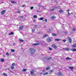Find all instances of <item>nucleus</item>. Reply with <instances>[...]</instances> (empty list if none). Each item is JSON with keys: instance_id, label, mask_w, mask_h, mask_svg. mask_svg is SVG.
I'll use <instances>...</instances> for the list:
<instances>
[{"instance_id": "3", "label": "nucleus", "mask_w": 76, "mask_h": 76, "mask_svg": "<svg viewBox=\"0 0 76 76\" xmlns=\"http://www.w3.org/2000/svg\"><path fill=\"white\" fill-rule=\"evenodd\" d=\"M47 40L48 42H51L52 39L50 37H48L47 38Z\"/></svg>"}, {"instance_id": "31", "label": "nucleus", "mask_w": 76, "mask_h": 76, "mask_svg": "<svg viewBox=\"0 0 76 76\" xmlns=\"http://www.w3.org/2000/svg\"><path fill=\"white\" fill-rule=\"evenodd\" d=\"M53 36H57V34H52Z\"/></svg>"}, {"instance_id": "50", "label": "nucleus", "mask_w": 76, "mask_h": 76, "mask_svg": "<svg viewBox=\"0 0 76 76\" xmlns=\"http://www.w3.org/2000/svg\"><path fill=\"white\" fill-rule=\"evenodd\" d=\"M13 44V45H16V43H14Z\"/></svg>"}, {"instance_id": "12", "label": "nucleus", "mask_w": 76, "mask_h": 76, "mask_svg": "<svg viewBox=\"0 0 76 76\" xmlns=\"http://www.w3.org/2000/svg\"><path fill=\"white\" fill-rule=\"evenodd\" d=\"M71 51H76V49L75 48H73L71 49Z\"/></svg>"}, {"instance_id": "58", "label": "nucleus", "mask_w": 76, "mask_h": 76, "mask_svg": "<svg viewBox=\"0 0 76 76\" xmlns=\"http://www.w3.org/2000/svg\"><path fill=\"white\" fill-rule=\"evenodd\" d=\"M37 12H38V11H37Z\"/></svg>"}, {"instance_id": "34", "label": "nucleus", "mask_w": 76, "mask_h": 76, "mask_svg": "<svg viewBox=\"0 0 76 76\" xmlns=\"http://www.w3.org/2000/svg\"><path fill=\"white\" fill-rule=\"evenodd\" d=\"M11 68V69H12V70H13V69H14V66H12Z\"/></svg>"}, {"instance_id": "28", "label": "nucleus", "mask_w": 76, "mask_h": 76, "mask_svg": "<svg viewBox=\"0 0 76 76\" xmlns=\"http://www.w3.org/2000/svg\"><path fill=\"white\" fill-rule=\"evenodd\" d=\"M56 41H60V39H55Z\"/></svg>"}, {"instance_id": "47", "label": "nucleus", "mask_w": 76, "mask_h": 76, "mask_svg": "<svg viewBox=\"0 0 76 76\" xmlns=\"http://www.w3.org/2000/svg\"><path fill=\"white\" fill-rule=\"evenodd\" d=\"M39 7H42V5H39Z\"/></svg>"}, {"instance_id": "55", "label": "nucleus", "mask_w": 76, "mask_h": 76, "mask_svg": "<svg viewBox=\"0 0 76 76\" xmlns=\"http://www.w3.org/2000/svg\"><path fill=\"white\" fill-rule=\"evenodd\" d=\"M55 8V9H57V7H54Z\"/></svg>"}, {"instance_id": "36", "label": "nucleus", "mask_w": 76, "mask_h": 76, "mask_svg": "<svg viewBox=\"0 0 76 76\" xmlns=\"http://www.w3.org/2000/svg\"><path fill=\"white\" fill-rule=\"evenodd\" d=\"M51 58H52V57H51L50 58H47V60H50V59H51Z\"/></svg>"}, {"instance_id": "5", "label": "nucleus", "mask_w": 76, "mask_h": 76, "mask_svg": "<svg viewBox=\"0 0 76 76\" xmlns=\"http://www.w3.org/2000/svg\"><path fill=\"white\" fill-rule=\"evenodd\" d=\"M63 50H64L65 51H69L70 50V49L69 48H63Z\"/></svg>"}, {"instance_id": "1", "label": "nucleus", "mask_w": 76, "mask_h": 76, "mask_svg": "<svg viewBox=\"0 0 76 76\" xmlns=\"http://www.w3.org/2000/svg\"><path fill=\"white\" fill-rule=\"evenodd\" d=\"M29 52L31 54H34L35 53V49L33 48H30Z\"/></svg>"}, {"instance_id": "40", "label": "nucleus", "mask_w": 76, "mask_h": 76, "mask_svg": "<svg viewBox=\"0 0 76 76\" xmlns=\"http://www.w3.org/2000/svg\"><path fill=\"white\" fill-rule=\"evenodd\" d=\"M11 51L12 52H14V51H15V50H14V49H11Z\"/></svg>"}, {"instance_id": "16", "label": "nucleus", "mask_w": 76, "mask_h": 76, "mask_svg": "<svg viewBox=\"0 0 76 76\" xmlns=\"http://www.w3.org/2000/svg\"><path fill=\"white\" fill-rule=\"evenodd\" d=\"M58 75L59 76H63V75L61 73H58Z\"/></svg>"}, {"instance_id": "59", "label": "nucleus", "mask_w": 76, "mask_h": 76, "mask_svg": "<svg viewBox=\"0 0 76 76\" xmlns=\"http://www.w3.org/2000/svg\"><path fill=\"white\" fill-rule=\"evenodd\" d=\"M4 57H5V56H4Z\"/></svg>"}, {"instance_id": "8", "label": "nucleus", "mask_w": 76, "mask_h": 76, "mask_svg": "<svg viewBox=\"0 0 76 76\" xmlns=\"http://www.w3.org/2000/svg\"><path fill=\"white\" fill-rule=\"evenodd\" d=\"M39 45V43H34L32 45L33 46H36V45Z\"/></svg>"}, {"instance_id": "42", "label": "nucleus", "mask_w": 76, "mask_h": 76, "mask_svg": "<svg viewBox=\"0 0 76 76\" xmlns=\"http://www.w3.org/2000/svg\"><path fill=\"white\" fill-rule=\"evenodd\" d=\"M63 42H66V39L63 40Z\"/></svg>"}, {"instance_id": "39", "label": "nucleus", "mask_w": 76, "mask_h": 76, "mask_svg": "<svg viewBox=\"0 0 76 76\" xmlns=\"http://www.w3.org/2000/svg\"><path fill=\"white\" fill-rule=\"evenodd\" d=\"M34 31H35V29H33L32 30V32H34Z\"/></svg>"}, {"instance_id": "30", "label": "nucleus", "mask_w": 76, "mask_h": 76, "mask_svg": "<svg viewBox=\"0 0 76 76\" xmlns=\"http://www.w3.org/2000/svg\"><path fill=\"white\" fill-rule=\"evenodd\" d=\"M3 75H4V76H7V74L5 73H3Z\"/></svg>"}, {"instance_id": "19", "label": "nucleus", "mask_w": 76, "mask_h": 76, "mask_svg": "<svg viewBox=\"0 0 76 76\" xmlns=\"http://www.w3.org/2000/svg\"><path fill=\"white\" fill-rule=\"evenodd\" d=\"M48 72H46V73H45L43 74V75H48Z\"/></svg>"}, {"instance_id": "26", "label": "nucleus", "mask_w": 76, "mask_h": 76, "mask_svg": "<svg viewBox=\"0 0 76 76\" xmlns=\"http://www.w3.org/2000/svg\"><path fill=\"white\" fill-rule=\"evenodd\" d=\"M44 19V18H39V20H43Z\"/></svg>"}, {"instance_id": "15", "label": "nucleus", "mask_w": 76, "mask_h": 76, "mask_svg": "<svg viewBox=\"0 0 76 76\" xmlns=\"http://www.w3.org/2000/svg\"><path fill=\"white\" fill-rule=\"evenodd\" d=\"M4 59L1 58V62H4Z\"/></svg>"}, {"instance_id": "54", "label": "nucleus", "mask_w": 76, "mask_h": 76, "mask_svg": "<svg viewBox=\"0 0 76 76\" xmlns=\"http://www.w3.org/2000/svg\"><path fill=\"white\" fill-rule=\"evenodd\" d=\"M22 6L23 7H25V5H23Z\"/></svg>"}, {"instance_id": "44", "label": "nucleus", "mask_w": 76, "mask_h": 76, "mask_svg": "<svg viewBox=\"0 0 76 76\" xmlns=\"http://www.w3.org/2000/svg\"><path fill=\"white\" fill-rule=\"evenodd\" d=\"M11 35H13L14 34L13 33V32H11Z\"/></svg>"}, {"instance_id": "56", "label": "nucleus", "mask_w": 76, "mask_h": 76, "mask_svg": "<svg viewBox=\"0 0 76 76\" xmlns=\"http://www.w3.org/2000/svg\"><path fill=\"white\" fill-rule=\"evenodd\" d=\"M42 21H43V22H44V20H42Z\"/></svg>"}, {"instance_id": "46", "label": "nucleus", "mask_w": 76, "mask_h": 76, "mask_svg": "<svg viewBox=\"0 0 76 76\" xmlns=\"http://www.w3.org/2000/svg\"><path fill=\"white\" fill-rule=\"evenodd\" d=\"M36 22V20H33V22Z\"/></svg>"}, {"instance_id": "51", "label": "nucleus", "mask_w": 76, "mask_h": 76, "mask_svg": "<svg viewBox=\"0 0 76 76\" xmlns=\"http://www.w3.org/2000/svg\"><path fill=\"white\" fill-rule=\"evenodd\" d=\"M69 10H67V12H69Z\"/></svg>"}, {"instance_id": "22", "label": "nucleus", "mask_w": 76, "mask_h": 76, "mask_svg": "<svg viewBox=\"0 0 76 76\" xmlns=\"http://www.w3.org/2000/svg\"><path fill=\"white\" fill-rule=\"evenodd\" d=\"M19 41H20V42H24V41L22 39H19Z\"/></svg>"}, {"instance_id": "14", "label": "nucleus", "mask_w": 76, "mask_h": 76, "mask_svg": "<svg viewBox=\"0 0 76 76\" xmlns=\"http://www.w3.org/2000/svg\"><path fill=\"white\" fill-rule=\"evenodd\" d=\"M30 74H31V75L32 76V75H34V72H32V71H30Z\"/></svg>"}, {"instance_id": "24", "label": "nucleus", "mask_w": 76, "mask_h": 76, "mask_svg": "<svg viewBox=\"0 0 76 76\" xmlns=\"http://www.w3.org/2000/svg\"><path fill=\"white\" fill-rule=\"evenodd\" d=\"M37 27H38L37 25H35L34 26V28H36Z\"/></svg>"}, {"instance_id": "45", "label": "nucleus", "mask_w": 76, "mask_h": 76, "mask_svg": "<svg viewBox=\"0 0 76 76\" xmlns=\"http://www.w3.org/2000/svg\"><path fill=\"white\" fill-rule=\"evenodd\" d=\"M34 8V7H31V8H30V9H33Z\"/></svg>"}, {"instance_id": "13", "label": "nucleus", "mask_w": 76, "mask_h": 76, "mask_svg": "<svg viewBox=\"0 0 76 76\" xmlns=\"http://www.w3.org/2000/svg\"><path fill=\"white\" fill-rule=\"evenodd\" d=\"M66 60H72V58H69V57H67L66 58Z\"/></svg>"}, {"instance_id": "10", "label": "nucleus", "mask_w": 76, "mask_h": 76, "mask_svg": "<svg viewBox=\"0 0 76 76\" xmlns=\"http://www.w3.org/2000/svg\"><path fill=\"white\" fill-rule=\"evenodd\" d=\"M55 10V9H50L49 10V11H50V12H53V11H54Z\"/></svg>"}, {"instance_id": "4", "label": "nucleus", "mask_w": 76, "mask_h": 76, "mask_svg": "<svg viewBox=\"0 0 76 76\" xmlns=\"http://www.w3.org/2000/svg\"><path fill=\"white\" fill-rule=\"evenodd\" d=\"M52 47L55 48V49H56L57 48V46H56V45H55L54 44L52 45Z\"/></svg>"}, {"instance_id": "25", "label": "nucleus", "mask_w": 76, "mask_h": 76, "mask_svg": "<svg viewBox=\"0 0 76 76\" xmlns=\"http://www.w3.org/2000/svg\"><path fill=\"white\" fill-rule=\"evenodd\" d=\"M63 11L62 10H59V12H60V13H63Z\"/></svg>"}, {"instance_id": "11", "label": "nucleus", "mask_w": 76, "mask_h": 76, "mask_svg": "<svg viewBox=\"0 0 76 76\" xmlns=\"http://www.w3.org/2000/svg\"><path fill=\"white\" fill-rule=\"evenodd\" d=\"M68 68H69V69H71V70H72V69H74L73 67L72 66H69L68 67Z\"/></svg>"}, {"instance_id": "38", "label": "nucleus", "mask_w": 76, "mask_h": 76, "mask_svg": "<svg viewBox=\"0 0 76 76\" xmlns=\"http://www.w3.org/2000/svg\"><path fill=\"white\" fill-rule=\"evenodd\" d=\"M17 13H20V11L19 10H18L17 11Z\"/></svg>"}, {"instance_id": "37", "label": "nucleus", "mask_w": 76, "mask_h": 76, "mask_svg": "<svg viewBox=\"0 0 76 76\" xmlns=\"http://www.w3.org/2000/svg\"><path fill=\"white\" fill-rule=\"evenodd\" d=\"M47 37V35H44L43 36V38H45V37Z\"/></svg>"}, {"instance_id": "52", "label": "nucleus", "mask_w": 76, "mask_h": 76, "mask_svg": "<svg viewBox=\"0 0 76 76\" xmlns=\"http://www.w3.org/2000/svg\"><path fill=\"white\" fill-rule=\"evenodd\" d=\"M42 72H41V73H39L40 75H42Z\"/></svg>"}, {"instance_id": "49", "label": "nucleus", "mask_w": 76, "mask_h": 76, "mask_svg": "<svg viewBox=\"0 0 76 76\" xmlns=\"http://www.w3.org/2000/svg\"><path fill=\"white\" fill-rule=\"evenodd\" d=\"M68 15H70V13H69V12H68Z\"/></svg>"}, {"instance_id": "27", "label": "nucleus", "mask_w": 76, "mask_h": 76, "mask_svg": "<svg viewBox=\"0 0 76 76\" xmlns=\"http://www.w3.org/2000/svg\"><path fill=\"white\" fill-rule=\"evenodd\" d=\"M72 30L73 31H76V28H73L72 29Z\"/></svg>"}, {"instance_id": "33", "label": "nucleus", "mask_w": 76, "mask_h": 76, "mask_svg": "<svg viewBox=\"0 0 76 76\" xmlns=\"http://www.w3.org/2000/svg\"><path fill=\"white\" fill-rule=\"evenodd\" d=\"M50 73H52L54 72V70H50Z\"/></svg>"}, {"instance_id": "43", "label": "nucleus", "mask_w": 76, "mask_h": 76, "mask_svg": "<svg viewBox=\"0 0 76 76\" xmlns=\"http://www.w3.org/2000/svg\"><path fill=\"white\" fill-rule=\"evenodd\" d=\"M49 50H52V49L50 48H49Z\"/></svg>"}, {"instance_id": "2", "label": "nucleus", "mask_w": 76, "mask_h": 76, "mask_svg": "<svg viewBox=\"0 0 76 76\" xmlns=\"http://www.w3.org/2000/svg\"><path fill=\"white\" fill-rule=\"evenodd\" d=\"M67 39H68L69 42V43H72V39L70 37H68Z\"/></svg>"}, {"instance_id": "17", "label": "nucleus", "mask_w": 76, "mask_h": 76, "mask_svg": "<svg viewBox=\"0 0 76 76\" xmlns=\"http://www.w3.org/2000/svg\"><path fill=\"white\" fill-rule=\"evenodd\" d=\"M19 17H20V19H23V18H24V16H20Z\"/></svg>"}, {"instance_id": "21", "label": "nucleus", "mask_w": 76, "mask_h": 76, "mask_svg": "<svg viewBox=\"0 0 76 76\" xmlns=\"http://www.w3.org/2000/svg\"><path fill=\"white\" fill-rule=\"evenodd\" d=\"M11 2L12 3H13V4H15V3H16V2H15V1H11Z\"/></svg>"}, {"instance_id": "7", "label": "nucleus", "mask_w": 76, "mask_h": 76, "mask_svg": "<svg viewBox=\"0 0 76 76\" xmlns=\"http://www.w3.org/2000/svg\"><path fill=\"white\" fill-rule=\"evenodd\" d=\"M23 26H22L20 27L19 29L20 30H22V29H23Z\"/></svg>"}, {"instance_id": "18", "label": "nucleus", "mask_w": 76, "mask_h": 76, "mask_svg": "<svg viewBox=\"0 0 76 76\" xmlns=\"http://www.w3.org/2000/svg\"><path fill=\"white\" fill-rule=\"evenodd\" d=\"M51 18L52 19H56V17L54 16H53L51 17Z\"/></svg>"}, {"instance_id": "29", "label": "nucleus", "mask_w": 76, "mask_h": 76, "mask_svg": "<svg viewBox=\"0 0 76 76\" xmlns=\"http://www.w3.org/2000/svg\"><path fill=\"white\" fill-rule=\"evenodd\" d=\"M22 71L23 72H26V69H23L22 70Z\"/></svg>"}, {"instance_id": "41", "label": "nucleus", "mask_w": 76, "mask_h": 76, "mask_svg": "<svg viewBox=\"0 0 76 76\" xmlns=\"http://www.w3.org/2000/svg\"><path fill=\"white\" fill-rule=\"evenodd\" d=\"M45 22H47V19H45Z\"/></svg>"}, {"instance_id": "6", "label": "nucleus", "mask_w": 76, "mask_h": 76, "mask_svg": "<svg viewBox=\"0 0 76 76\" xmlns=\"http://www.w3.org/2000/svg\"><path fill=\"white\" fill-rule=\"evenodd\" d=\"M6 12V10H3L1 12V15H4Z\"/></svg>"}, {"instance_id": "35", "label": "nucleus", "mask_w": 76, "mask_h": 76, "mask_svg": "<svg viewBox=\"0 0 76 76\" xmlns=\"http://www.w3.org/2000/svg\"><path fill=\"white\" fill-rule=\"evenodd\" d=\"M15 66V63H13L12 64V66Z\"/></svg>"}, {"instance_id": "23", "label": "nucleus", "mask_w": 76, "mask_h": 76, "mask_svg": "<svg viewBox=\"0 0 76 76\" xmlns=\"http://www.w3.org/2000/svg\"><path fill=\"white\" fill-rule=\"evenodd\" d=\"M33 18H37V16L36 15H34L33 16Z\"/></svg>"}, {"instance_id": "20", "label": "nucleus", "mask_w": 76, "mask_h": 76, "mask_svg": "<svg viewBox=\"0 0 76 76\" xmlns=\"http://www.w3.org/2000/svg\"><path fill=\"white\" fill-rule=\"evenodd\" d=\"M72 47L74 48L76 47V44H74L72 46Z\"/></svg>"}, {"instance_id": "9", "label": "nucleus", "mask_w": 76, "mask_h": 76, "mask_svg": "<svg viewBox=\"0 0 76 76\" xmlns=\"http://www.w3.org/2000/svg\"><path fill=\"white\" fill-rule=\"evenodd\" d=\"M6 56L7 57H9L10 55L9 54V53L8 52H7L6 53Z\"/></svg>"}, {"instance_id": "57", "label": "nucleus", "mask_w": 76, "mask_h": 76, "mask_svg": "<svg viewBox=\"0 0 76 76\" xmlns=\"http://www.w3.org/2000/svg\"><path fill=\"white\" fill-rule=\"evenodd\" d=\"M72 13H73L72 12V13H71V14H72Z\"/></svg>"}, {"instance_id": "32", "label": "nucleus", "mask_w": 76, "mask_h": 76, "mask_svg": "<svg viewBox=\"0 0 76 76\" xmlns=\"http://www.w3.org/2000/svg\"><path fill=\"white\" fill-rule=\"evenodd\" d=\"M50 69V67H48L46 68V70H48V69Z\"/></svg>"}, {"instance_id": "48", "label": "nucleus", "mask_w": 76, "mask_h": 76, "mask_svg": "<svg viewBox=\"0 0 76 76\" xmlns=\"http://www.w3.org/2000/svg\"><path fill=\"white\" fill-rule=\"evenodd\" d=\"M65 34H67V32L66 31H65Z\"/></svg>"}, {"instance_id": "53", "label": "nucleus", "mask_w": 76, "mask_h": 76, "mask_svg": "<svg viewBox=\"0 0 76 76\" xmlns=\"http://www.w3.org/2000/svg\"><path fill=\"white\" fill-rule=\"evenodd\" d=\"M9 35H12V34H11V33H9Z\"/></svg>"}]
</instances>
